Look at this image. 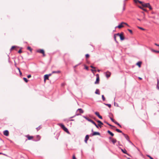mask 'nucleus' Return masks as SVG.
<instances>
[{
    "label": "nucleus",
    "instance_id": "obj_1",
    "mask_svg": "<svg viewBox=\"0 0 159 159\" xmlns=\"http://www.w3.org/2000/svg\"><path fill=\"white\" fill-rule=\"evenodd\" d=\"M134 2L136 3H138V2L142 4V6L143 7H148V6H149V3H143V2L140 1H139L138 0H134Z\"/></svg>",
    "mask_w": 159,
    "mask_h": 159
},
{
    "label": "nucleus",
    "instance_id": "obj_2",
    "mask_svg": "<svg viewBox=\"0 0 159 159\" xmlns=\"http://www.w3.org/2000/svg\"><path fill=\"white\" fill-rule=\"evenodd\" d=\"M58 125L63 129L64 131L68 134L69 133V132L67 129L66 128L63 124H59Z\"/></svg>",
    "mask_w": 159,
    "mask_h": 159
},
{
    "label": "nucleus",
    "instance_id": "obj_3",
    "mask_svg": "<svg viewBox=\"0 0 159 159\" xmlns=\"http://www.w3.org/2000/svg\"><path fill=\"white\" fill-rule=\"evenodd\" d=\"M85 119H86V120H88V121L91 122L92 124H94L96 126L97 128H98V125H97V124H96V123L94 122L91 119H89V118H88V117H84Z\"/></svg>",
    "mask_w": 159,
    "mask_h": 159
},
{
    "label": "nucleus",
    "instance_id": "obj_4",
    "mask_svg": "<svg viewBox=\"0 0 159 159\" xmlns=\"http://www.w3.org/2000/svg\"><path fill=\"white\" fill-rule=\"evenodd\" d=\"M116 35L120 37V39L121 40H123L125 39L123 33H121L120 34L117 33L116 34Z\"/></svg>",
    "mask_w": 159,
    "mask_h": 159
},
{
    "label": "nucleus",
    "instance_id": "obj_5",
    "mask_svg": "<svg viewBox=\"0 0 159 159\" xmlns=\"http://www.w3.org/2000/svg\"><path fill=\"white\" fill-rule=\"evenodd\" d=\"M96 76L97 77L96 80V81L95 82V84H98L99 83V75L98 74H97L96 75Z\"/></svg>",
    "mask_w": 159,
    "mask_h": 159
},
{
    "label": "nucleus",
    "instance_id": "obj_6",
    "mask_svg": "<svg viewBox=\"0 0 159 159\" xmlns=\"http://www.w3.org/2000/svg\"><path fill=\"white\" fill-rule=\"evenodd\" d=\"M124 23V22H121L116 27L120 29L122 28H123L124 27V24H123Z\"/></svg>",
    "mask_w": 159,
    "mask_h": 159
},
{
    "label": "nucleus",
    "instance_id": "obj_7",
    "mask_svg": "<svg viewBox=\"0 0 159 159\" xmlns=\"http://www.w3.org/2000/svg\"><path fill=\"white\" fill-rule=\"evenodd\" d=\"M37 52L43 54V56H45L44 51L43 49H39L37 50Z\"/></svg>",
    "mask_w": 159,
    "mask_h": 159
},
{
    "label": "nucleus",
    "instance_id": "obj_8",
    "mask_svg": "<svg viewBox=\"0 0 159 159\" xmlns=\"http://www.w3.org/2000/svg\"><path fill=\"white\" fill-rule=\"evenodd\" d=\"M25 137L28 138V140H32L34 138L33 136H30L29 135H27L25 136Z\"/></svg>",
    "mask_w": 159,
    "mask_h": 159
},
{
    "label": "nucleus",
    "instance_id": "obj_9",
    "mask_svg": "<svg viewBox=\"0 0 159 159\" xmlns=\"http://www.w3.org/2000/svg\"><path fill=\"white\" fill-rule=\"evenodd\" d=\"M3 134L4 135L7 136L9 135V133L8 130H6L4 131L3 132Z\"/></svg>",
    "mask_w": 159,
    "mask_h": 159
},
{
    "label": "nucleus",
    "instance_id": "obj_10",
    "mask_svg": "<svg viewBox=\"0 0 159 159\" xmlns=\"http://www.w3.org/2000/svg\"><path fill=\"white\" fill-rule=\"evenodd\" d=\"M100 135V134L98 132H93V133L92 134V136H95V135Z\"/></svg>",
    "mask_w": 159,
    "mask_h": 159
},
{
    "label": "nucleus",
    "instance_id": "obj_11",
    "mask_svg": "<svg viewBox=\"0 0 159 159\" xmlns=\"http://www.w3.org/2000/svg\"><path fill=\"white\" fill-rule=\"evenodd\" d=\"M49 80V75H46L44 76V81L45 82L46 80Z\"/></svg>",
    "mask_w": 159,
    "mask_h": 159
},
{
    "label": "nucleus",
    "instance_id": "obj_12",
    "mask_svg": "<svg viewBox=\"0 0 159 159\" xmlns=\"http://www.w3.org/2000/svg\"><path fill=\"white\" fill-rule=\"evenodd\" d=\"M111 73L110 72L107 71L106 72V76L107 78H109L110 76Z\"/></svg>",
    "mask_w": 159,
    "mask_h": 159
},
{
    "label": "nucleus",
    "instance_id": "obj_13",
    "mask_svg": "<svg viewBox=\"0 0 159 159\" xmlns=\"http://www.w3.org/2000/svg\"><path fill=\"white\" fill-rule=\"evenodd\" d=\"M95 114L100 119H102V117L99 114V113L98 112H95Z\"/></svg>",
    "mask_w": 159,
    "mask_h": 159
},
{
    "label": "nucleus",
    "instance_id": "obj_14",
    "mask_svg": "<svg viewBox=\"0 0 159 159\" xmlns=\"http://www.w3.org/2000/svg\"><path fill=\"white\" fill-rule=\"evenodd\" d=\"M89 135H87L85 136V142L86 143H87V141L89 139Z\"/></svg>",
    "mask_w": 159,
    "mask_h": 159
},
{
    "label": "nucleus",
    "instance_id": "obj_15",
    "mask_svg": "<svg viewBox=\"0 0 159 159\" xmlns=\"http://www.w3.org/2000/svg\"><path fill=\"white\" fill-rule=\"evenodd\" d=\"M122 134L124 136V137H125V138L128 140H129V137L127 135H126V134L123 133H122Z\"/></svg>",
    "mask_w": 159,
    "mask_h": 159
},
{
    "label": "nucleus",
    "instance_id": "obj_16",
    "mask_svg": "<svg viewBox=\"0 0 159 159\" xmlns=\"http://www.w3.org/2000/svg\"><path fill=\"white\" fill-rule=\"evenodd\" d=\"M142 64V62L139 61L136 63V65L139 66V67H141V66Z\"/></svg>",
    "mask_w": 159,
    "mask_h": 159
},
{
    "label": "nucleus",
    "instance_id": "obj_17",
    "mask_svg": "<svg viewBox=\"0 0 159 159\" xmlns=\"http://www.w3.org/2000/svg\"><path fill=\"white\" fill-rule=\"evenodd\" d=\"M97 122L98 123H99V124H98V126H99L100 127H101V126L100 125V124L101 125H103V123L101 121H100V120H98V121H97Z\"/></svg>",
    "mask_w": 159,
    "mask_h": 159
},
{
    "label": "nucleus",
    "instance_id": "obj_18",
    "mask_svg": "<svg viewBox=\"0 0 159 159\" xmlns=\"http://www.w3.org/2000/svg\"><path fill=\"white\" fill-rule=\"evenodd\" d=\"M107 133L112 136H113L114 135V134L109 130H108Z\"/></svg>",
    "mask_w": 159,
    "mask_h": 159
},
{
    "label": "nucleus",
    "instance_id": "obj_19",
    "mask_svg": "<svg viewBox=\"0 0 159 159\" xmlns=\"http://www.w3.org/2000/svg\"><path fill=\"white\" fill-rule=\"evenodd\" d=\"M111 141L114 144L117 141L116 139H111Z\"/></svg>",
    "mask_w": 159,
    "mask_h": 159
},
{
    "label": "nucleus",
    "instance_id": "obj_20",
    "mask_svg": "<svg viewBox=\"0 0 159 159\" xmlns=\"http://www.w3.org/2000/svg\"><path fill=\"white\" fill-rule=\"evenodd\" d=\"M95 93L96 94H98V95L100 94V92L98 89H97L96 90V91L95 92Z\"/></svg>",
    "mask_w": 159,
    "mask_h": 159
},
{
    "label": "nucleus",
    "instance_id": "obj_21",
    "mask_svg": "<svg viewBox=\"0 0 159 159\" xmlns=\"http://www.w3.org/2000/svg\"><path fill=\"white\" fill-rule=\"evenodd\" d=\"M121 150L124 153H125V154H128L127 153V151H126V150L125 149H121Z\"/></svg>",
    "mask_w": 159,
    "mask_h": 159
},
{
    "label": "nucleus",
    "instance_id": "obj_22",
    "mask_svg": "<svg viewBox=\"0 0 159 159\" xmlns=\"http://www.w3.org/2000/svg\"><path fill=\"white\" fill-rule=\"evenodd\" d=\"M78 111H79V112L80 113H83L84 112V111H83L82 110V109H78Z\"/></svg>",
    "mask_w": 159,
    "mask_h": 159
},
{
    "label": "nucleus",
    "instance_id": "obj_23",
    "mask_svg": "<svg viewBox=\"0 0 159 159\" xmlns=\"http://www.w3.org/2000/svg\"><path fill=\"white\" fill-rule=\"evenodd\" d=\"M60 72V71H53L52 72V73H59Z\"/></svg>",
    "mask_w": 159,
    "mask_h": 159
},
{
    "label": "nucleus",
    "instance_id": "obj_24",
    "mask_svg": "<svg viewBox=\"0 0 159 159\" xmlns=\"http://www.w3.org/2000/svg\"><path fill=\"white\" fill-rule=\"evenodd\" d=\"M116 131L118 132H119V133H122V131L121 130H120V129H116Z\"/></svg>",
    "mask_w": 159,
    "mask_h": 159
},
{
    "label": "nucleus",
    "instance_id": "obj_25",
    "mask_svg": "<svg viewBox=\"0 0 159 159\" xmlns=\"http://www.w3.org/2000/svg\"><path fill=\"white\" fill-rule=\"evenodd\" d=\"M157 87L158 89H159V80L158 79H157Z\"/></svg>",
    "mask_w": 159,
    "mask_h": 159
},
{
    "label": "nucleus",
    "instance_id": "obj_26",
    "mask_svg": "<svg viewBox=\"0 0 159 159\" xmlns=\"http://www.w3.org/2000/svg\"><path fill=\"white\" fill-rule=\"evenodd\" d=\"M23 79L24 81L26 83H27L28 81V80L25 78H24Z\"/></svg>",
    "mask_w": 159,
    "mask_h": 159
},
{
    "label": "nucleus",
    "instance_id": "obj_27",
    "mask_svg": "<svg viewBox=\"0 0 159 159\" xmlns=\"http://www.w3.org/2000/svg\"><path fill=\"white\" fill-rule=\"evenodd\" d=\"M152 51L154 52H155L156 53H159V51H156L153 49H152Z\"/></svg>",
    "mask_w": 159,
    "mask_h": 159
},
{
    "label": "nucleus",
    "instance_id": "obj_28",
    "mask_svg": "<svg viewBox=\"0 0 159 159\" xmlns=\"http://www.w3.org/2000/svg\"><path fill=\"white\" fill-rule=\"evenodd\" d=\"M27 49L28 50H29L31 52H32V49L30 47H28L27 48Z\"/></svg>",
    "mask_w": 159,
    "mask_h": 159
},
{
    "label": "nucleus",
    "instance_id": "obj_29",
    "mask_svg": "<svg viewBox=\"0 0 159 159\" xmlns=\"http://www.w3.org/2000/svg\"><path fill=\"white\" fill-rule=\"evenodd\" d=\"M111 119V120L113 122H114L115 124H116V121H115L114 120V119H113V118H110Z\"/></svg>",
    "mask_w": 159,
    "mask_h": 159
},
{
    "label": "nucleus",
    "instance_id": "obj_30",
    "mask_svg": "<svg viewBox=\"0 0 159 159\" xmlns=\"http://www.w3.org/2000/svg\"><path fill=\"white\" fill-rule=\"evenodd\" d=\"M116 124H117V125H118L121 128V126L120 124L117 122H116Z\"/></svg>",
    "mask_w": 159,
    "mask_h": 159
},
{
    "label": "nucleus",
    "instance_id": "obj_31",
    "mask_svg": "<svg viewBox=\"0 0 159 159\" xmlns=\"http://www.w3.org/2000/svg\"><path fill=\"white\" fill-rule=\"evenodd\" d=\"M16 46H13L11 48V50H12L14 49H15V48H16Z\"/></svg>",
    "mask_w": 159,
    "mask_h": 159
},
{
    "label": "nucleus",
    "instance_id": "obj_32",
    "mask_svg": "<svg viewBox=\"0 0 159 159\" xmlns=\"http://www.w3.org/2000/svg\"><path fill=\"white\" fill-rule=\"evenodd\" d=\"M105 105L107 106L109 108H110L111 107V105L110 104H105Z\"/></svg>",
    "mask_w": 159,
    "mask_h": 159
},
{
    "label": "nucleus",
    "instance_id": "obj_33",
    "mask_svg": "<svg viewBox=\"0 0 159 159\" xmlns=\"http://www.w3.org/2000/svg\"><path fill=\"white\" fill-rule=\"evenodd\" d=\"M41 128V127L40 126L39 127L36 128L37 131H38L39 129Z\"/></svg>",
    "mask_w": 159,
    "mask_h": 159
},
{
    "label": "nucleus",
    "instance_id": "obj_34",
    "mask_svg": "<svg viewBox=\"0 0 159 159\" xmlns=\"http://www.w3.org/2000/svg\"><path fill=\"white\" fill-rule=\"evenodd\" d=\"M124 24V25H126V26H127L128 27H129V26L127 24V23H125V22H124V23H123Z\"/></svg>",
    "mask_w": 159,
    "mask_h": 159
},
{
    "label": "nucleus",
    "instance_id": "obj_35",
    "mask_svg": "<svg viewBox=\"0 0 159 159\" xmlns=\"http://www.w3.org/2000/svg\"><path fill=\"white\" fill-rule=\"evenodd\" d=\"M102 98L103 101H105V98L103 95H102Z\"/></svg>",
    "mask_w": 159,
    "mask_h": 159
},
{
    "label": "nucleus",
    "instance_id": "obj_36",
    "mask_svg": "<svg viewBox=\"0 0 159 159\" xmlns=\"http://www.w3.org/2000/svg\"><path fill=\"white\" fill-rule=\"evenodd\" d=\"M147 156L149 157L150 159H154L153 158H152V157H151L150 155H147Z\"/></svg>",
    "mask_w": 159,
    "mask_h": 159
},
{
    "label": "nucleus",
    "instance_id": "obj_37",
    "mask_svg": "<svg viewBox=\"0 0 159 159\" xmlns=\"http://www.w3.org/2000/svg\"><path fill=\"white\" fill-rule=\"evenodd\" d=\"M116 36H117V35H116V34L114 35V39H115V41L116 42H117L116 40Z\"/></svg>",
    "mask_w": 159,
    "mask_h": 159
},
{
    "label": "nucleus",
    "instance_id": "obj_38",
    "mask_svg": "<svg viewBox=\"0 0 159 159\" xmlns=\"http://www.w3.org/2000/svg\"><path fill=\"white\" fill-rule=\"evenodd\" d=\"M89 54H86L85 55V57H86V58H89Z\"/></svg>",
    "mask_w": 159,
    "mask_h": 159
},
{
    "label": "nucleus",
    "instance_id": "obj_39",
    "mask_svg": "<svg viewBox=\"0 0 159 159\" xmlns=\"http://www.w3.org/2000/svg\"><path fill=\"white\" fill-rule=\"evenodd\" d=\"M148 7L150 10H152V8L150 6V4H149V6H148Z\"/></svg>",
    "mask_w": 159,
    "mask_h": 159
},
{
    "label": "nucleus",
    "instance_id": "obj_40",
    "mask_svg": "<svg viewBox=\"0 0 159 159\" xmlns=\"http://www.w3.org/2000/svg\"><path fill=\"white\" fill-rule=\"evenodd\" d=\"M138 28L139 29H141V30H144V29H143V28H142V27H138Z\"/></svg>",
    "mask_w": 159,
    "mask_h": 159
},
{
    "label": "nucleus",
    "instance_id": "obj_41",
    "mask_svg": "<svg viewBox=\"0 0 159 159\" xmlns=\"http://www.w3.org/2000/svg\"><path fill=\"white\" fill-rule=\"evenodd\" d=\"M128 30L130 33L131 34L132 33V31L130 29H128Z\"/></svg>",
    "mask_w": 159,
    "mask_h": 159
},
{
    "label": "nucleus",
    "instance_id": "obj_42",
    "mask_svg": "<svg viewBox=\"0 0 159 159\" xmlns=\"http://www.w3.org/2000/svg\"><path fill=\"white\" fill-rule=\"evenodd\" d=\"M22 52V50L21 49H20L18 52L19 53H20Z\"/></svg>",
    "mask_w": 159,
    "mask_h": 159
},
{
    "label": "nucleus",
    "instance_id": "obj_43",
    "mask_svg": "<svg viewBox=\"0 0 159 159\" xmlns=\"http://www.w3.org/2000/svg\"><path fill=\"white\" fill-rule=\"evenodd\" d=\"M107 125H109L110 126H111V127H114V128H115V126H112V125H111L109 124V123H107Z\"/></svg>",
    "mask_w": 159,
    "mask_h": 159
},
{
    "label": "nucleus",
    "instance_id": "obj_44",
    "mask_svg": "<svg viewBox=\"0 0 159 159\" xmlns=\"http://www.w3.org/2000/svg\"><path fill=\"white\" fill-rule=\"evenodd\" d=\"M31 76L30 75H29L27 76V77L28 78H30L31 77Z\"/></svg>",
    "mask_w": 159,
    "mask_h": 159
},
{
    "label": "nucleus",
    "instance_id": "obj_45",
    "mask_svg": "<svg viewBox=\"0 0 159 159\" xmlns=\"http://www.w3.org/2000/svg\"><path fill=\"white\" fill-rule=\"evenodd\" d=\"M142 10L145 11H147V10L146 9L144 8H143V9H142Z\"/></svg>",
    "mask_w": 159,
    "mask_h": 159
},
{
    "label": "nucleus",
    "instance_id": "obj_46",
    "mask_svg": "<svg viewBox=\"0 0 159 159\" xmlns=\"http://www.w3.org/2000/svg\"><path fill=\"white\" fill-rule=\"evenodd\" d=\"M72 159H76L75 155L73 156Z\"/></svg>",
    "mask_w": 159,
    "mask_h": 159
},
{
    "label": "nucleus",
    "instance_id": "obj_47",
    "mask_svg": "<svg viewBox=\"0 0 159 159\" xmlns=\"http://www.w3.org/2000/svg\"><path fill=\"white\" fill-rule=\"evenodd\" d=\"M19 72L20 73V75H22V73L21 72V71H20V70H19Z\"/></svg>",
    "mask_w": 159,
    "mask_h": 159
},
{
    "label": "nucleus",
    "instance_id": "obj_48",
    "mask_svg": "<svg viewBox=\"0 0 159 159\" xmlns=\"http://www.w3.org/2000/svg\"><path fill=\"white\" fill-rule=\"evenodd\" d=\"M90 67L92 68H94L95 69V67H93V66H90Z\"/></svg>",
    "mask_w": 159,
    "mask_h": 159
},
{
    "label": "nucleus",
    "instance_id": "obj_49",
    "mask_svg": "<svg viewBox=\"0 0 159 159\" xmlns=\"http://www.w3.org/2000/svg\"><path fill=\"white\" fill-rule=\"evenodd\" d=\"M155 45H156V46H159V44H157V43H155Z\"/></svg>",
    "mask_w": 159,
    "mask_h": 159
},
{
    "label": "nucleus",
    "instance_id": "obj_50",
    "mask_svg": "<svg viewBox=\"0 0 159 159\" xmlns=\"http://www.w3.org/2000/svg\"><path fill=\"white\" fill-rule=\"evenodd\" d=\"M139 7L140 8H141V9H142H142H143V7H140V6Z\"/></svg>",
    "mask_w": 159,
    "mask_h": 159
},
{
    "label": "nucleus",
    "instance_id": "obj_51",
    "mask_svg": "<svg viewBox=\"0 0 159 159\" xmlns=\"http://www.w3.org/2000/svg\"><path fill=\"white\" fill-rule=\"evenodd\" d=\"M139 79L140 80H142V78L140 77H139Z\"/></svg>",
    "mask_w": 159,
    "mask_h": 159
},
{
    "label": "nucleus",
    "instance_id": "obj_52",
    "mask_svg": "<svg viewBox=\"0 0 159 159\" xmlns=\"http://www.w3.org/2000/svg\"><path fill=\"white\" fill-rule=\"evenodd\" d=\"M37 137L39 138V139L40 138V136L39 135H37Z\"/></svg>",
    "mask_w": 159,
    "mask_h": 159
},
{
    "label": "nucleus",
    "instance_id": "obj_53",
    "mask_svg": "<svg viewBox=\"0 0 159 159\" xmlns=\"http://www.w3.org/2000/svg\"><path fill=\"white\" fill-rule=\"evenodd\" d=\"M17 69L19 71V70H20V68H17Z\"/></svg>",
    "mask_w": 159,
    "mask_h": 159
},
{
    "label": "nucleus",
    "instance_id": "obj_54",
    "mask_svg": "<svg viewBox=\"0 0 159 159\" xmlns=\"http://www.w3.org/2000/svg\"><path fill=\"white\" fill-rule=\"evenodd\" d=\"M48 75H49V76H51V74H49Z\"/></svg>",
    "mask_w": 159,
    "mask_h": 159
},
{
    "label": "nucleus",
    "instance_id": "obj_55",
    "mask_svg": "<svg viewBox=\"0 0 159 159\" xmlns=\"http://www.w3.org/2000/svg\"><path fill=\"white\" fill-rule=\"evenodd\" d=\"M138 20H140H140L139 19H138Z\"/></svg>",
    "mask_w": 159,
    "mask_h": 159
},
{
    "label": "nucleus",
    "instance_id": "obj_56",
    "mask_svg": "<svg viewBox=\"0 0 159 159\" xmlns=\"http://www.w3.org/2000/svg\"><path fill=\"white\" fill-rule=\"evenodd\" d=\"M105 123H107H107H108L107 122H105Z\"/></svg>",
    "mask_w": 159,
    "mask_h": 159
},
{
    "label": "nucleus",
    "instance_id": "obj_57",
    "mask_svg": "<svg viewBox=\"0 0 159 159\" xmlns=\"http://www.w3.org/2000/svg\"><path fill=\"white\" fill-rule=\"evenodd\" d=\"M86 68L87 69H88V67H86Z\"/></svg>",
    "mask_w": 159,
    "mask_h": 159
},
{
    "label": "nucleus",
    "instance_id": "obj_58",
    "mask_svg": "<svg viewBox=\"0 0 159 159\" xmlns=\"http://www.w3.org/2000/svg\"><path fill=\"white\" fill-rule=\"evenodd\" d=\"M2 154V153H1V152L0 153V154Z\"/></svg>",
    "mask_w": 159,
    "mask_h": 159
},
{
    "label": "nucleus",
    "instance_id": "obj_59",
    "mask_svg": "<svg viewBox=\"0 0 159 159\" xmlns=\"http://www.w3.org/2000/svg\"><path fill=\"white\" fill-rule=\"evenodd\" d=\"M92 132H93V129H92Z\"/></svg>",
    "mask_w": 159,
    "mask_h": 159
},
{
    "label": "nucleus",
    "instance_id": "obj_60",
    "mask_svg": "<svg viewBox=\"0 0 159 159\" xmlns=\"http://www.w3.org/2000/svg\"><path fill=\"white\" fill-rule=\"evenodd\" d=\"M92 70V71H93V70Z\"/></svg>",
    "mask_w": 159,
    "mask_h": 159
},
{
    "label": "nucleus",
    "instance_id": "obj_61",
    "mask_svg": "<svg viewBox=\"0 0 159 159\" xmlns=\"http://www.w3.org/2000/svg\"><path fill=\"white\" fill-rule=\"evenodd\" d=\"M98 72H99V70H98Z\"/></svg>",
    "mask_w": 159,
    "mask_h": 159
}]
</instances>
